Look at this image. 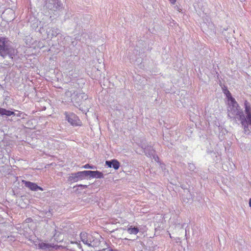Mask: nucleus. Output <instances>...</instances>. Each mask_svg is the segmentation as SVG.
I'll return each mask as SVG.
<instances>
[{"instance_id":"obj_1","label":"nucleus","mask_w":251,"mask_h":251,"mask_svg":"<svg viewBox=\"0 0 251 251\" xmlns=\"http://www.w3.org/2000/svg\"><path fill=\"white\" fill-rule=\"evenodd\" d=\"M228 115L230 118L237 119L241 121L244 127V132L249 134L251 132V108L249 103L245 101L244 105L247 119L242 111L238 108V105L235 99L230 97L228 98Z\"/></svg>"},{"instance_id":"obj_2","label":"nucleus","mask_w":251,"mask_h":251,"mask_svg":"<svg viewBox=\"0 0 251 251\" xmlns=\"http://www.w3.org/2000/svg\"><path fill=\"white\" fill-rule=\"evenodd\" d=\"M16 53V50L8 45V41L5 38H0V55L1 56L4 58L8 56L12 59Z\"/></svg>"},{"instance_id":"obj_3","label":"nucleus","mask_w":251,"mask_h":251,"mask_svg":"<svg viewBox=\"0 0 251 251\" xmlns=\"http://www.w3.org/2000/svg\"><path fill=\"white\" fill-rule=\"evenodd\" d=\"M80 237L81 241L85 245L89 247H92V242L90 240V238H95L96 241H97L99 238H100V235L96 232H82L80 234Z\"/></svg>"},{"instance_id":"obj_4","label":"nucleus","mask_w":251,"mask_h":251,"mask_svg":"<svg viewBox=\"0 0 251 251\" xmlns=\"http://www.w3.org/2000/svg\"><path fill=\"white\" fill-rule=\"evenodd\" d=\"M86 173V171H83L72 173L69 176L68 180L71 182H77L78 180H82L87 176Z\"/></svg>"},{"instance_id":"obj_5","label":"nucleus","mask_w":251,"mask_h":251,"mask_svg":"<svg viewBox=\"0 0 251 251\" xmlns=\"http://www.w3.org/2000/svg\"><path fill=\"white\" fill-rule=\"evenodd\" d=\"M60 2L58 0H47L45 6L50 10H55L60 7Z\"/></svg>"},{"instance_id":"obj_6","label":"nucleus","mask_w":251,"mask_h":251,"mask_svg":"<svg viewBox=\"0 0 251 251\" xmlns=\"http://www.w3.org/2000/svg\"><path fill=\"white\" fill-rule=\"evenodd\" d=\"M66 118L68 122L73 126L79 125L80 120L78 119V117L74 113H70L69 114L65 113Z\"/></svg>"},{"instance_id":"obj_7","label":"nucleus","mask_w":251,"mask_h":251,"mask_svg":"<svg viewBox=\"0 0 251 251\" xmlns=\"http://www.w3.org/2000/svg\"><path fill=\"white\" fill-rule=\"evenodd\" d=\"M96 239L93 238H90V240L92 242V247H96L100 249L101 247H103L104 245L107 246L106 242L103 240V238L100 235V238H99L97 241H96Z\"/></svg>"},{"instance_id":"obj_8","label":"nucleus","mask_w":251,"mask_h":251,"mask_svg":"<svg viewBox=\"0 0 251 251\" xmlns=\"http://www.w3.org/2000/svg\"><path fill=\"white\" fill-rule=\"evenodd\" d=\"M88 98L87 95L85 93L81 92L80 90L77 89L76 91V95H75L73 97L75 102L78 103L82 100H86Z\"/></svg>"},{"instance_id":"obj_9","label":"nucleus","mask_w":251,"mask_h":251,"mask_svg":"<svg viewBox=\"0 0 251 251\" xmlns=\"http://www.w3.org/2000/svg\"><path fill=\"white\" fill-rule=\"evenodd\" d=\"M77 90L76 88L74 87H71L69 88L67 91H66L65 93V95L67 98V100L68 101L71 100L73 102H75V100H74L73 97L75 95H76Z\"/></svg>"},{"instance_id":"obj_10","label":"nucleus","mask_w":251,"mask_h":251,"mask_svg":"<svg viewBox=\"0 0 251 251\" xmlns=\"http://www.w3.org/2000/svg\"><path fill=\"white\" fill-rule=\"evenodd\" d=\"M23 182L25 186L32 191H37L38 190L43 191V189L42 187L38 186L36 183L25 180H23Z\"/></svg>"},{"instance_id":"obj_11","label":"nucleus","mask_w":251,"mask_h":251,"mask_svg":"<svg viewBox=\"0 0 251 251\" xmlns=\"http://www.w3.org/2000/svg\"><path fill=\"white\" fill-rule=\"evenodd\" d=\"M141 146L147 156L151 157L154 155V151L151 146H146L144 144H141Z\"/></svg>"},{"instance_id":"obj_12","label":"nucleus","mask_w":251,"mask_h":251,"mask_svg":"<svg viewBox=\"0 0 251 251\" xmlns=\"http://www.w3.org/2000/svg\"><path fill=\"white\" fill-rule=\"evenodd\" d=\"M86 176H90L91 177L101 178L103 177V175L101 172L98 171H86Z\"/></svg>"},{"instance_id":"obj_13","label":"nucleus","mask_w":251,"mask_h":251,"mask_svg":"<svg viewBox=\"0 0 251 251\" xmlns=\"http://www.w3.org/2000/svg\"><path fill=\"white\" fill-rule=\"evenodd\" d=\"M47 33L49 37L52 38L59 34V29L58 28L49 27L47 30Z\"/></svg>"},{"instance_id":"obj_14","label":"nucleus","mask_w":251,"mask_h":251,"mask_svg":"<svg viewBox=\"0 0 251 251\" xmlns=\"http://www.w3.org/2000/svg\"><path fill=\"white\" fill-rule=\"evenodd\" d=\"M105 164L108 167H113L115 170L118 169L120 167V163L115 159L111 161H106Z\"/></svg>"},{"instance_id":"obj_15","label":"nucleus","mask_w":251,"mask_h":251,"mask_svg":"<svg viewBox=\"0 0 251 251\" xmlns=\"http://www.w3.org/2000/svg\"><path fill=\"white\" fill-rule=\"evenodd\" d=\"M33 243L35 246L42 250L50 249L52 247L50 245L44 242L38 243L37 241H33Z\"/></svg>"},{"instance_id":"obj_16","label":"nucleus","mask_w":251,"mask_h":251,"mask_svg":"<svg viewBox=\"0 0 251 251\" xmlns=\"http://www.w3.org/2000/svg\"><path fill=\"white\" fill-rule=\"evenodd\" d=\"M184 194L182 195V199L184 202H188L192 200V196L190 193V192L188 190H185L184 191Z\"/></svg>"},{"instance_id":"obj_17","label":"nucleus","mask_w":251,"mask_h":251,"mask_svg":"<svg viewBox=\"0 0 251 251\" xmlns=\"http://www.w3.org/2000/svg\"><path fill=\"white\" fill-rule=\"evenodd\" d=\"M16 113L13 112L4 108L0 107V115L10 116L11 115H15Z\"/></svg>"},{"instance_id":"obj_18","label":"nucleus","mask_w":251,"mask_h":251,"mask_svg":"<svg viewBox=\"0 0 251 251\" xmlns=\"http://www.w3.org/2000/svg\"><path fill=\"white\" fill-rule=\"evenodd\" d=\"M127 230V232L130 234L136 235L139 232V229L138 228L135 227H132V226H131L130 227L128 228Z\"/></svg>"},{"instance_id":"obj_19","label":"nucleus","mask_w":251,"mask_h":251,"mask_svg":"<svg viewBox=\"0 0 251 251\" xmlns=\"http://www.w3.org/2000/svg\"><path fill=\"white\" fill-rule=\"evenodd\" d=\"M188 168L191 172H194L196 169L195 164L192 163H188Z\"/></svg>"},{"instance_id":"obj_20","label":"nucleus","mask_w":251,"mask_h":251,"mask_svg":"<svg viewBox=\"0 0 251 251\" xmlns=\"http://www.w3.org/2000/svg\"><path fill=\"white\" fill-rule=\"evenodd\" d=\"M84 169H95L96 167L95 166L90 165L89 164H87L82 167Z\"/></svg>"},{"instance_id":"obj_21","label":"nucleus","mask_w":251,"mask_h":251,"mask_svg":"<svg viewBox=\"0 0 251 251\" xmlns=\"http://www.w3.org/2000/svg\"><path fill=\"white\" fill-rule=\"evenodd\" d=\"M87 186H88V185H82V184H80V185H77V187H80L82 189H86L87 188Z\"/></svg>"},{"instance_id":"obj_22","label":"nucleus","mask_w":251,"mask_h":251,"mask_svg":"<svg viewBox=\"0 0 251 251\" xmlns=\"http://www.w3.org/2000/svg\"><path fill=\"white\" fill-rule=\"evenodd\" d=\"M71 243L72 244H75L78 248H80V245L79 243H77V242H71Z\"/></svg>"},{"instance_id":"obj_23","label":"nucleus","mask_w":251,"mask_h":251,"mask_svg":"<svg viewBox=\"0 0 251 251\" xmlns=\"http://www.w3.org/2000/svg\"><path fill=\"white\" fill-rule=\"evenodd\" d=\"M22 114V113L20 111H18V113H16V115L15 116H16L18 117H21V115Z\"/></svg>"},{"instance_id":"obj_24","label":"nucleus","mask_w":251,"mask_h":251,"mask_svg":"<svg viewBox=\"0 0 251 251\" xmlns=\"http://www.w3.org/2000/svg\"><path fill=\"white\" fill-rule=\"evenodd\" d=\"M226 94V96L228 98V99L230 98V97H232L231 96V94H230V93L229 92V91H227V93Z\"/></svg>"},{"instance_id":"obj_25","label":"nucleus","mask_w":251,"mask_h":251,"mask_svg":"<svg viewBox=\"0 0 251 251\" xmlns=\"http://www.w3.org/2000/svg\"><path fill=\"white\" fill-rule=\"evenodd\" d=\"M173 4H175V2H176V0H169Z\"/></svg>"}]
</instances>
